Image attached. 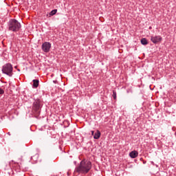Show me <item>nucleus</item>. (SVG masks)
<instances>
[{
    "label": "nucleus",
    "mask_w": 176,
    "mask_h": 176,
    "mask_svg": "<svg viewBox=\"0 0 176 176\" xmlns=\"http://www.w3.org/2000/svg\"><path fill=\"white\" fill-rule=\"evenodd\" d=\"M41 100L36 99L33 102L32 109L34 111V113H35L37 116H39V113H41Z\"/></svg>",
    "instance_id": "20e7f679"
},
{
    "label": "nucleus",
    "mask_w": 176,
    "mask_h": 176,
    "mask_svg": "<svg viewBox=\"0 0 176 176\" xmlns=\"http://www.w3.org/2000/svg\"><path fill=\"white\" fill-rule=\"evenodd\" d=\"M52 44L49 42H45L42 44V50L44 51L45 53H49Z\"/></svg>",
    "instance_id": "39448f33"
},
{
    "label": "nucleus",
    "mask_w": 176,
    "mask_h": 176,
    "mask_svg": "<svg viewBox=\"0 0 176 176\" xmlns=\"http://www.w3.org/2000/svg\"><path fill=\"white\" fill-rule=\"evenodd\" d=\"M10 167H12V168H14V170H15V171L16 172H20V169L21 168V166H20V164L17 163V162H14V161H11L10 162Z\"/></svg>",
    "instance_id": "423d86ee"
},
{
    "label": "nucleus",
    "mask_w": 176,
    "mask_h": 176,
    "mask_svg": "<svg viewBox=\"0 0 176 176\" xmlns=\"http://www.w3.org/2000/svg\"><path fill=\"white\" fill-rule=\"evenodd\" d=\"M113 97L114 100H116V91H113Z\"/></svg>",
    "instance_id": "4468645a"
},
{
    "label": "nucleus",
    "mask_w": 176,
    "mask_h": 176,
    "mask_svg": "<svg viewBox=\"0 0 176 176\" xmlns=\"http://www.w3.org/2000/svg\"><path fill=\"white\" fill-rule=\"evenodd\" d=\"M8 134L9 135H10V132H8Z\"/></svg>",
    "instance_id": "a211bd4d"
},
{
    "label": "nucleus",
    "mask_w": 176,
    "mask_h": 176,
    "mask_svg": "<svg viewBox=\"0 0 176 176\" xmlns=\"http://www.w3.org/2000/svg\"><path fill=\"white\" fill-rule=\"evenodd\" d=\"M4 94H5V91L2 89V88H0V95Z\"/></svg>",
    "instance_id": "2eb2a0df"
},
{
    "label": "nucleus",
    "mask_w": 176,
    "mask_h": 176,
    "mask_svg": "<svg viewBox=\"0 0 176 176\" xmlns=\"http://www.w3.org/2000/svg\"><path fill=\"white\" fill-rule=\"evenodd\" d=\"M38 157H39V155L38 154H36L33 157H31V160H34V162H37L38 161Z\"/></svg>",
    "instance_id": "f8f14e48"
},
{
    "label": "nucleus",
    "mask_w": 176,
    "mask_h": 176,
    "mask_svg": "<svg viewBox=\"0 0 176 176\" xmlns=\"http://www.w3.org/2000/svg\"><path fill=\"white\" fill-rule=\"evenodd\" d=\"M141 43L142 45H148V40H146V38H143L141 39Z\"/></svg>",
    "instance_id": "9b49d317"
},
{
    "label": "nucleus",
    "mask_w": 176,
    "mask_h": 176,
    "mask_svg": "<svg viewBox=\"0 0 176 176\" xmlns=\"http://www.w3.org/2000/svg\"><path fill=\"white\" fill-rule=\"evenodd\" d=\"M57 13V9L53 10L50 12V16H54Z\"/></svg>",
    "instance_id": "ddd939ff"
},
{
    "label": "nucleus",
    "mask_w": 176,
    "mask_h": 176,
    "mask_svg": "<svg viewBox=\"0 0 176 176\" xmlns=\"http://www.w3.org/2000/svg\"><path fill=\"white\" fill-rule=\"evenodd\" d=\"M91 162L83 160L80 162L78 166L75 169L76 173L78 174H87L91 170Z\"/></svg>",
    "instance_id": "f257e3e1"
},
{
    "label": "nucleus",
    "mask_w": 176,
    "mask_h": 176,
    "mask_svg": "<svg viewBox=\"0 0 176 176\" xmlns=\"http://www.w3.org/2000/svg\"><path fill=\"white\" fill-rule=\"evenodd\" d=\"M39 86V80H33V87L36 89Z\"/></svg>",
    "instance_id": "9d476101"
},
{
    "label": "nucleus",
    "mask_w": 176,
    "mask_h": 176,
    "mask_svg": "<svg viewBox=\"0 0 176 176\" xmlns=\"http://www.w3.org/2000/svg\"><path fill=\"white\" fill-rule=\"evenodd\" d=\"M129 156L132 159H135V157H137L138 156V151H131L129 153Z\"/></svg>",
    "instance_id": "6e6552de"
},
{
    "label": "nucleus",
    "mask_w": 176,
    "mask_h": 176,
    "mask_svg": "<svg viewBox=\"0 0 176 176\" xmlns=\"http://www.w3.org/2000/svg\"><path fill=\"white\" fill-rule=\"evenodd\" d=\"M151 41L153 43H159L163 41V38L161 36H151Z\"/></svg>",
    "instance_id": "0eeeda50"
},
{
    "label": "nucleus",
    "mask_w": 176,
    "mask_h": 176,
    "mask_svg": "<svg viewBox=\"0 0 176 176\" xmlns=\"http://www.w3.org/2000/svg\"><path fill=\"white\" fill-rule=\"evenodd\" d=\"M100 137H101V132H100V131H97L94 135V140H98Z\"/></svg>",
    "instance_id": "1a4fd4ad"
},
{
    "label": "nucleus",
    "mask_w": 176,
    "mask_h": 176,
    "mask_svg": "<svg viewBox=\"0 0 176 176\" xmlns=\"http://www.w3.org/2000/svg\"><path fill=\"white\" fill-rule=\"evenodd\" d=\"M21 28V24L16 19H10L8 22V30L12 32H17Z\"/></svg>",
    "instance_id": "f03ea898"
},
{
    "label": "nucleus",
    "mask_w": 176,
    "mask_h": 176,
    "mask_svg": "<svg viewBox=\"0 0 176 176\" xmlns=\"http://www.w3.org/2000/svg\"><path fill=\"white\" fill-rule=\"evenodd\" d=\"M91 135H94V131H91Z\"/></svg>",
    "instance_id": "dca6fc26"
},
{
    "label": "nucleus",
    "mask_w": 176,
    "mask_h": 176,
    "mask_svg": "<svg viewBox=\"0 0 176 176\" xmlns=\"http://www.w3.org/2000/svg\"><path fill=\"white\" fill-rule=\"evenodd\" d=\"M148 29L152 30V26H150Z\"/></svg>",
    "instance_id": "f3484780"
},
{
    "label": "nucleus",
    "mask_w": 176,
    "mask_h": 176,
    "mask_svg": "<svg viewBox=\"0 0 176 176\" xmlns=\"http://www.w3.org/2000/svg\"><path fill=\"white\" fill-rule=\"evenodd\" d=\"M3 74H6L8 76H12L13 75V66L10 63H7L3 66L2 68Z\"/></svg>",
    "instance_id": "7ed1b4c3"
}]
</instances>
